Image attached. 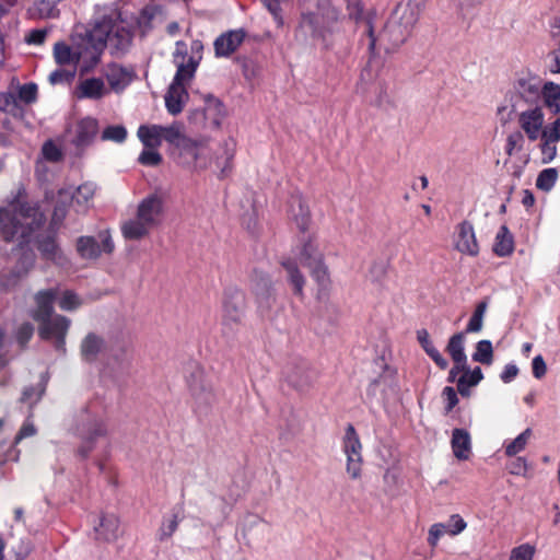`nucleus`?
I'll use <instances>...</instances> for the list:
<instances>
[{"label":"nucleus","mask_w":560,"mask_h":560,"mask_svg":"<svg viewBox=\"0 0 560 560\" xmlns=\"http://www.w3.org/2000/svg\"><path fill=\"white\" fill-rule=\"evenodd\" d=\"M132 37L131 24L118 10H110L96 19L90 30L73 34L69 43H56L54 58L59 66L90 70L98 65L105 46L125 51Z\"/></svg>","instance_id":"1"},{"label":"nucleus","mask_w":560,"mask_h":560,"mask_svg":"<svg viewBox=\"0 0 560 560\" xmlns=\"http://www.w3.org/2000/svg\"><path fill=\"white\" fill-rule=\"evenodd\" d=\"M421 7L418 0H404L394 10L384 31L376 37L371 21L365 26L369 35V49L372 54L382 48L388 51L402 44L416 25Z\"/></svg>","instance_id":"2"},{"label":"nucleus","mask_w":560,"mask_h":560,"mask_svg":"<svg viewBox=\"0 0 560 560\" xmlns=\"http://www.w3.org/2000/svg\"><path fill=\"white\" fill-rule=\"evenodd\" d=\"M12 214L0 210V232L8 241H16L21 245L28 243L31 235L45 221L44 213L22 200L12 205Z\"/></svg>","instance_id":"3"},{"label":"nucleus","mask_w":560,"mask_h":560,"mask_svg":"<svg viewBox=\"0 0 560 560\" xmlns=\"http://www.w3.org/2000/svg\"><path fill=\"white\" fill-rule=\"evenodd\" d=\"M163 213V197L158 194L148 195L139 201L135 218L122 222L120 228L122 236L132 241L148 236L151 229L160 224Z\"/></svg>","instance_id":"4"},{"label":"nucleus","mask_w":560,"mask_h":560,"mask_svg":"<svg viewBox=\"0 0 560 560\" xmlns=\"http://www.w3.org/2000/svg\"><path fill=\"white\" fill-rule=\"evenodd\" d=\"M55 299L56 292L52 290L36 293L34 296L35 307L31 315L34 320L38 323L39 336L43 339L56 340L57 345L60 347L63 343L70 322L61 315L51 317Z\"/></svg>","instance_id":"5"},{"label":"nucleus","mask_w":560,"mask_h":560,"mask_svg":"<svg viewBox=\"0 0 560 560\" xmlns=\"http://www.w3.org/2000/svg\"><path fill=\"white\" fill-rule=\"evenodd\" d=\"M162 140L167 141L179 151L183 163L191 171L198 170L197 161L201 143L186 137L182 124L174 122L170 126H162Z\"/></svg>","instance_id":"6"},{"label":"nucleus","mask_w":560,"mask_h":560,"mask_svg":"<svg viewBox=\"0 0 560 560\" xmlns=\"http://www.w3.org/2000/svg\"><path fill=\"white\" fill-rule=\"evenodd\" d=\"M16 95L20 102L32 104L37 98V85L35 83L12 84L10 91L0 95V109L15 118H21L23 108L20 106Z\"/></svg>","instance_id":"7"},{"label":"nucleus","mask_w":560,"mask_h":560,"mask_svg":"<svg viewBox=\"0 0 560 560\" xmlns=\"http://www.w3.org/2000/svg\"><path fill=\"white\" fill-rule=\"evenodd\" d=\"M194 72H176L164 96L165 107L168 114H180L188 101L186 86L190 83Z\"/></svg>","instance_id":"8"},{"label":"nucleus","mask_w":560,"mask_h":560,"mask_svg":"<svg viewBox=\"0 0 560 560\" xmlns=\"http://www.w3.org/2000/svg\"><path fill=\"white\" fill-rule=\"evenodd\" d=\"M342 450L347 456L346 469L351 479H359L362 475V444L352 424H348L342 440Z\"/></svg>","instance_id":"9"},{"label":"nucleus","mask_w":560,"mask_h":560,"mask_svg":"<svg viewBox=\"0 0 560 560\" xmlns=\"http://www.w3.org/2000/svg\"><path fill=\"white\" fill-rule=\"evenodd\" d=\"M114 243L107 231L101 232L97 237L83 236L78 241V252L84 258H96L102 253H110Z\"/></svg>","instance_id":"10"},{"label":"nucleus","mask_w":560,"mask_h":560,"mask_svg":"<svg viewBox=\"0 0 560 560\" xmlns=\"http://www.w3.org/2000/svg\"><path fill=\"white\" fill-rule=\"evenodd\" d=\"M467 527L466 521L459 514H452L446 523H434L430 526L427 541L435 548L444 535L457 536Z\"/></svg>","instance_id":"11"},{"label":"nucleus","mask_w":560,"mask_h":560,"mask_svg":"<svg viewBox=\"0 0 560 560\" xmlns=\"http://www.w3.org/2000/svg\"><path fill=\"white\" fill-rule=\"evenodd\" d=\"M236 152V141L232 136H229L218 144L214 153V163L219 170L218 177L224 179L232 174L233 160Z\"/></svg>","instance_id":"12"},{"label":"nucleus","mask_w":560,"mask_h":560,"mask_svg":"<svg viewBox=\"0 0 560 560\" xmlns=\"http://www.w3.org/2000/svg\"><path fill=\"white\" fill-rule=\"evenodd\" d=\"M455 249L464 255L475 257L479 254V244L476 238L475 230L469 221H463L456 226Z\"/></svg>","instance_id":"13"},{"label":"nucleus","mask_w":560,"mask_h":560,"mask_svg":"<svg viewBox=\"0 0 560 560\" xmlns=\"http://www.w3.org/2000/svg\"><path fill=\"white\" fill-rule=\"evenodd\" d=\"M173 57L177 70H196L201 60V45L196 42L188 48L186 44L177 43Z\"/></svg>","instance_id":"14"},{"label":"nucleus","mask_w":560,"mask_h":560,"mask_svg":"<svg viewBox=\"0 0 560 560\" xmlns=\"http://www.w3.org/2000/svg\"><path fill=\"white\" fill-rule=\"evenodd\" d=\"M289 217L301 232H306L311 224V210L301 194H293L289 201Z\"/></svg>","instance_id":"15"},{"label":"nucleus","mask_w":560,"mask_h":560,"mask_svg":"<svg viewBox=\"0 0 560 560\" xmlns=\"http://www.w3.org/2000/svg\"><path fill=\"white\" fill-rule=\"evenodd\" d=\"M518 124L530 141H536L542 131L544 113L540 107L522 112L518 116Z\"/></svg>","instance_id":"16"},{"label":"nucleus","mask_w":560,"mask_h":560,"mask_svg":"<svg viewBox=\"0 0 560 560\" xmlns=\"http://www.w3.org/2000/svg\"><path fill=\"white\" fill-rule=\"evenodd\" d=\"M96 192L95 184L91 182L83 183L75 188H67L60 190L59 197L61 200L71 199L72 203L78 207V209L88 208Z\"/></svg>","instance_id":"17"},{"label":"nucleus","mask_w":560,"mask_h":560,"mask_svg":"<svg viewBox=\"0 0 560 560\" xmlns=\"http://www.w3.org/2000/svg\"><path fill=\"white\" fill-rule=\"evenodd\" d=\"M224 318L240 323L245 312V295L237 289L229 290L223 301Z\"/></svg>","instance_id":"18"},{"label":"nucleus","mask_w":560,"mask_h":560,"mask_svg":"<svg viewBox=\"0 0 560 560\" xmlns=\"http://www.w3.org/2000/svg\"><path fill=\"white\" fill-rule=\"evenodd\" d=\"M98 132L96 119L86 117L79 120L72 129V140L78 147L91 143Z\"/></svg>","instance_id":"19"},{"label":"nucleus","mask_w":560,"mask_h":560,"mask_svg":"<svg viewBox=\"0 0 560 560\" xmlns=\"http://www.w3.org/2000/svg\"><path fill=\"white\" fill-rule=\"evenodd\" d=\"M245 38L243 30L230 31L214 42L217 56H229L234 52Z\"/></svg>","instance_id":"20"},{"label":"nucleus","mask_w":560,"mask_h":560,"mask_svg":"<svg viewBox=\"0 0 560 560\" xmlns=\"http://www.w3.org/2000/svg\"><path fill=\"white\" fill-rule=\"evenodd\" d=\"M299 258L306 268L325 261L324 254L319 250L315 236L308 235L306 240L302 241Z\"/></svg>","instance_id":"21"},{"label":"nucleus","mask_w":560,"mask_h":560,"mask_svg":"<svg viewBox=\"0 0 560 560\" xmlns=\"http://www.w3.org/2000/svg\"><path fill=\"white\" fill-rule=\"evenodd\" d=\"M95 529L98 538L106 541L115 540L121 535L119 518L114 514L103 515Z\"/></svg>","instance_id":"22"},{"label":"nucleus","mask_w":560,"mask_h":560,"mask_svg":"<svg viewBox=\"0 0 560 560\" xmlns=\"http://www.w3.org/2000/svg\"><path fill=\"white\" fill-rule=\"evenodd\" d=\"M281 266L287 271L288 280L293 288V293L300 298H303L305 277L299 269L296 261L292 258H284L281 260Z\"/></svg>","instance_id":"23"},{"label":"nucleus","mask_w":560,"mask_h":560,"mask_svg":"<svg viewBox=\"0 0 560 560\" xmlns=\"http://www.w3.org/2000/svg\"><path fill=\"white\" fill-rule=\"evenodd\" d=\"M452 450L454 456L460 460L469 458L471 441L469 433L464 429H454L452 433Z\"/></svg>","instance_id":"24"},{"label":"nucleus","mask_w":560,"mask_h":560,"mask_svg":"<svg viewBox=\"0 0 560 560\" xmlns=\"http://www.w3.org/2000/svg\"><path fill=\"white\" fill-rule=\"evenodd\" d=\"M311 272V277L314 279L318 287V298L323 295L328 296L331 288V279L327 265L325 261L307 267Z\"/></svg>","instance_id":"25"},{"label":"nucleus","mask_w":560,"mask_h":560,"mask_svg":"<svg viewBox=\"0 0 560 560\" xmlns=\"http://www.w3.org/2000/svg\"><path fill=\"white\" fill-rule=\"evenodd\" d=\"M137 136L145 148L158 149L162 143L161 125H141Z\"/></svg>","instance_id":"26"},{"label":"nucleus","mask_w":560,"mask_h":560,"mask_svg":"<svg viewBox=\"0 0 560 560\" xmlns=\"http://www.w3.org/2000/svg\"><path fill=\"white\" fill-rule=\"evenodd\" d=\"M417 339L421 345L424 352L441 370H445L448 366L447 360L441 354V352L433 346L430 340L429 332L425 329L417 331Z\"/></svg>","instance_id":"27"},{"label":"nucleus","mask_w":560,"mask_h":560,"mask_svg":"<svg viewBox=\"0 0 560 560\" xmlns=\"http://www.w3.org/2000/svg\"><path fill=\"white\" fill-rule=\"evenodd\" d=\"M514 250V237L506 225H501L493 245V253L498 257L510 256Z\"/></svg>","instance_id":"28"},{"label":"nucleus","mask_w":560,"mask_h":560,"mask_svg":"<svg viewBox=\"0 0 560 560\" xmlns=\"http://www.w3.org/2000/svg\"><path fill=\"white\" fill-rule=\"evenodd\" d=\"M107 92L104 82L101 79L89 78L81 80L77 94L79 97L97 98Z\"/></svg>","instance_id":"29"},{"label":"nucleus","mask_w":560,"mask_h":560,"mask_svg":"<svg viewBox=\"0 0 560 560\" xmlns=\"http://www.w3.org/2000/svg\"><path fill=\"white\" fill-rule=\"evenodd\" d=\"M483 380V373L479 366L468 369L457 380V390L463 397L470 396V387L478 385Z\"/></svg>","instance_id":"30"},{"label":"nucleus","mask_w":560,"mask_h":560,"mask_svg":"<svg viewBox=\"0 0 560 560\" xmlns=\"http://www.w3.org/2000/svg\"><path fill=\"white\" fill-rule=\"evenodd\" d=\"M465 336L466 334L460 331L454 334L446 346V351L451 355L454 363L465 364L467 362V355L465 354Z\"/></svg>","instance_id":"31"},{"label":"nucleus","mask_w":560,"mask_h":560,"mask_svg":"<svg viewBox=\"0 0 560 560\" xmlns=\"http://www.w3.org/2000/svg\"><path fill=\"white\" fill-rule=\"evenodd\" d=\"M544 105L555 115L560 114V85L548 82L542 88Z\"/></svg>","instance_id":"32"},{"label":"nucleus","mask_w":560,"mask_h":560,"mask_svg":"<svg viewBox=\"0 0 560 560\" xmlns=\"http://www.w3.org/2000/svg\"><path fill=\"white\" fill-rule=\"evenodd\" d=\"M188 386L191 395L197 399L206 395L207 375L203 371L196 369L188 376Z\"/></svg>","instance_id":"33"},{"label":"nucleus","mask_w":560,"mask_h":560,"mask_svg":"<svg viewBox=\"0 0 560 560\" xmlns=\"http://www.w3.org/2000/svg\"><path fill=\"white\" fill-rule=\"evenodd\" d=\"M102 349L103 340L94 335L86 336L81 346L82 355L88 361L94 360Z\"/></svg>","instance_id":"34"},{"label":"nucleus","mask_w":560,"mask_h":560,"mask_svg":"<svg viewBox=\"0 0 560 560\" xmlns=\"http://www.w3.org/2000/svg\"><path fill=\"white\" fill-rule=\"evenodd\" d=\"M472 360L481 364L490 365L493 361V348L490 340H480L476 345Z\"/></svg>","instance_id":"35"},{"label":"nucleus","mask_w":560,"mask_h":560,"mask_svg":"<svg viewBox=\"0 0 560 560\" xmlns=\"http://www.w3.org/2000/svg\"><path fill=\"white\" fill-rule=\"evenodd\" d=\"M487 302L482 301L477 304L465 330L463 332L470 334V332H479L482 329L483 325V316L487 311Z\"/></svg>","instance_id":"36"},{"label":"nucleus","mask_w":560,"mask_h":560,"mask_svg":"<svg viewBox=\"0 0 560 560\" xmlns=\"http://www.w3.org/2000/svg\"><path fill=\"white\" fill-rule=\"evenodd\" d=\"M558 179L557 168L550 167L542 170L536 179V187L544 191H549L555 186Z\"/></svg>","instance_id":"37"},{"label":"nucleus","mask_w":560,"mask_h":560,"mask_svg":"<svg viewBox=\"0 0 560 560\" xmlns=\"http://www.w3.org/2000/svg\"><path fill=\"white\" fill-rule=\"evenodd\" d=\"M532 435V430L527 428L525 431H523L520 435H517L513 441L508 443L505 445V454L508 456H515L520 452H522L529 440Z\"/></svg>","instance_id":"38"},{"label":"nucleus","mask_w":560,"mask_h":560,"mask_svg":"<svg viewBox=\"0 0 560 560\" xmlns=\"http://www.w3.org/2000/svg\"><path fill=\"white\" fill-rule=\"evenodd\" d=\"M107 81L110 90L120 92L131 83L132 75L130 72H108Z\"/></svg>","instance_id":"39"},{"label":"nucleus","mask_w":560,"mask_h":560,"mask_svg":"<svg viewBox=\"0 0 560 560\" xmlns=\"http://www.w3.org/2000/svg\"><path fill=\"white\" fill-rule=\"evenodd\" d=\"M58 305L63 311H73L81 305V300L73 292L65 291L58 299Z\"/></svg>","instance_id":"40"},{"label":"nucleus","mask_w":560,"mask_h":560,"mask_svg":"<svg viewBox=\"0 0 560 560\" xmlns=\"http://www.w3.org/2000/svg\"><path fill=\"white\" fill-rule=\"evenodd\" d=\"M127 137V130L121 125L108 126L102 133L103 140L122 142Z\"/></svg>","instance_id":"41"},{"label":"nucleus","mask_w":560,"mask_h":560,"mask_svg":"<svg viewBox=\"0 0 560 560\" xmlns=\"http://www.w3.org/2000/svg\"><path fill=\"white\" fill-rule=\"evenodd\" d=\"M228 110L224 104L212 96V127H220L222 120L228 117Z\"/></svg>","instance_id":"42"},{"label":"nucleus","mask_w":560,"mask_h":560,"mask_svg":"<svg viewBox=\"0 0 560 560\" xmlns=\"http://www.w3.org/2000/svg\"><path fill=\"white\" fill-rule=\"evenodd\" d=\"M161 161L162 156L156 149L147 148L139 155V162L145 166H156Z\"/></svg>","instance_id":"43"},{"label":"nucleus","mask_w":560,"mask_h":560,"mask_svg":"<svg viewBox=\"0 0 560 560\" xmlns=\"http://www.w3.org/2000/svg\"><path fill=\"white\" fill-rule=\"evenodd\" d=\"M347 9L349 12V16L357 22H362L365 25L369 19H364L362 14L361 0H347ZM364 32L368 33L366 26H364Z\"/></svg>","instance_id":"44"},{"label":"nucleus","mask_w":560,"mask_h":560,"mask_svg":"<svg viewBox=\"0 0 560 560\" xmlns=\"http://www.w3.org/2000/svg\"><path fill=\"white\" fill-rule=\"evenodd\" d=\"M442 396L445 401L444 413L448 415L458 404L457 393L453 387L446 386L442 392Z\"/></svg>","instance_id":"45"},{"label":"nucleus","mask_w":560,"mask_h":560,"mask_svg":"<svg viewBox=\"0 0 560 560\" xmlns=\"http://www.w3.org/2000/svg\"><path fill=\"white\" fill-rule=\"evenodd\" d=\"M39 18H54L57 15L55 4L49 0H42L35 7V13Z\"/></svg>","instance_id":"46"},{"label":"nucleus","mask_w":560,"mask_h":560,"mask_svg":"<svg viewBox=\"0 0 560 560\" xmlns=\"http://www.w3.org/2000/svg\"><path fill=\"white\" fill-rule=\"evenodd\" d=\"M38 248L46 258L51 259V260H56L58 258V247L55 244L52 238L47 237V238L43 240L39 243Z\"/></svg>","instance_id":"47"},{"label":"nucleus","mask_w":560,"mask_h":560,"mask_svg":"<svg viewBox=\"0 0 560 560\" xmlns=\"http://www.w3.org/2000/svg\"><path fill=\"white\" fill-rule=\"evenodd\" d=\"M266 522L261 516L254 513H246L242 523L241 528L244 536H246L254 527L258 524Z\"/></svg>","instance_id":"48"},{"label":"nucleus","mask_w":560,"mask_h":560,"mask_svg":"<svg viewBox=\"0 0 560 560\" xmlns=\"http://www.w3.org/2000/svg\"><path fill=\"white\" fill-rule=\"evenodd\" d=\"M556 142L541 138L540 150L542 154V163H550L557 155Z\"/></svg>","instance_id":"49"},{"label":"nucleus","mask_w":560,"mask_h":560,"mask_svg":"<svg viewBox=\"0 0 560 560\" xmlns=\"http://www.w3.org/2000/svg\"><path fill=\"white\" fill-rule=\"evenodd\" d=\"M540 138L558 142L560 140V118H557L552 124L546 126L541 131Z\"/></svg>","instance_id":"50"},{"label":"nucleus","mask_w":560,"mask_h":560,"mask_svg":"<svg viewBox=\"0 0 560 560\" xmlns=\"http://www.w3.org/2000/svg\"><path fill=\"white\" fill-rule=\"evenodd\" d=\"M177 525H178V522L175 516H171V517L164 520V522L162 523L160 530H159L160 539L163 540V539H167L168 537H171L177 529Z\"/></svg>","instance_id":"51"},{"label":"nucleus","mask_w":560,"mask_h":560,"mask_svg":"<svg viewBox=\"0 0 560 560\" xmlns=\"http://www.w3.org/2000/svg\"><path fill=\"white\" fill-rule=\"evenodd\" d=\"M534 550L528 545H522L512 550L510 560H532Z\"/></svg>","instance_id":"52"},{"label":"nucleus","mask_w":560,"mask_h":560,"mask_svg":"<svg viewBox=\"0 0 560 560\" xmlns=\"http://www.w3.org/2000/svg\"><path fill=\"white\" fill-rule=\"evenodd\" d=\"M242 225L245 226L252 234L256 232L258 226V217L255 208L242 217Z\"/></svg>","instance_id":"53"},{"label":"nucleus","mask_w":560,"mask_h":560,"mask_svg":"<svg viewBox=\"0 0 560 560\" xmlns=\"http://www.w3.org/2000/svg\"><path fill=\"white\" fill-rule=\"evenodd\" d=\"M43 155L46 160L56 162L61 158L60 149L51 141L43 145Z\"/></svg>","instance_id":"54"},{"label":"nucleus","mask_w":560,"mask_h":560,"mask_svg":"<svg viewBox=\"0 0 560 560\" xmlns=\"http://www.w3.org/2000/svg\"><path fill=\"white\" fill-rule=\"evenodd\" d=\"M283 0H261L264 5L268 9V11L272 14L275 21L278 25L282 24V18H281V9L280 3Z\"/></svg>","instance_id":"55"},{"label":"nucleus","mask_w":560,"mask_h":560,"mask_svg":"<svg viewBox=\"0 0 560 560\" xmlns=\"http://www.w3.org/2000/svg\"><path fill=\"white\" fill-rule=\"evenodd\" d=\"M36 431L37 430L34 425V423L31 420H26L15 436V443H19L23 439L31 438V436L35 435Z\"/></svg>","instance_id":"56"},{"label":"nucleus","mask_w":560,"mask_h":560,"mask_svg":"<svg viewBox=\"0 0 560 560\" xmlns=\"http://www.w3.org/2000/svg\"><path fill=\"white\" fill-rule=\"evenodd\" d=\"M533 375L536 378H541L546 375L547 365L544 358L539 354L533 359L532 362Z\"/></svg>","instance_id":"57"},{"label":"nucleus","mask_w":560,"mask_h":560,"mask_svg":"<svg viewBox=\"0 0 560 560\" xmlns=\"http://www.w3.org/2000/svg\"><path fill=\"white\" fill-rule=\"evenodd\" d=\"M518 374V368L515 364H506L500 377L504 383L512 382Z\"/></svg>","instance_id":"58"},{"label":"nucleus","mask_w":560,"mask_h":560,"mask_svg":"<svg viewBox=\"0 0 560 560\" xmlns=\"http://www.w3.org/2000/svg\"><path fill=\"white\" fill-rule=\"evenodd\" d=\"M33 330L34 329L31 324L22 325L16 335L19 342L21 345H24L25 342H27L33 335Z\"/></svg>","instance_id":"59"},{"label":"nucleus","mask_w":560,"mask_h":560,"mask_svg":"<svg viewBox=\"0 0 560 560\" xmlns=\"http://www.w3.org/2000/svg\"><path fill=\"white\" fill-rule=\"evenodd\" d=\"M46 31L45 30H35V31H32L28 36L26 37V42L28 44H34V45H40L44 43L45 38H46Z\"/></svg>","instance_id":"60"},{"label":"nucleus","mask_w":560,"mask_h":560,"mask_svg":"<svg viewBox=\"0 0 560 560\" xmlns=\"http://www.w3.org/2000/svg\"><path fill=\"white\" fill-rule=\"evenodd\" d=\"M527 469L526 460L523 457H517L511 468V474L513 475H524Z\"/></svg>","instance_id":"61"},{"label":"nucleus","mask_w":560,"mask_h":560,"mask_svg":"<svg viewBox=\"0 0 560 560\" xmlns=\"http://www.w3.org/2000/svg\"><path fill=\"white\" fill-rule=\"evenodd\" d=\"M469 369V366L467 365V362L465 364H458V363H454V366L451 369L450 373H448V377H447V381L450 383H453L456 378V376L459 374V373H465V371H467Z\"/></svg>","instance_id":"62"},{"label":"nucleus","mask_w":560,"mask_h":560,"mask_svg":"<svg viewBox=\"0 0 560 560\" xmlns=\"http://www.w3.org/2000/svg\"><path fill=\"white\" fill-rule=\"evenodd\" d=\"M535 201H536V199H535L534 194L529 189H525L523 191V198H522L523 206L526 209H529V208L534 207Z\"/></svg>","instance_id":"63"},{"label":"nucleus","mask_w":560,"mask_h":560,"mask_svg":"<svg viewBox=\"0 0 560 560\" xmlns=\"http://www.w3.org/2000/svg\"><path fill=\"white\" fill-rule=\"evenodd\" d=\"M551 60L555 62L556 69L560 71V49L550 54Z\"/></svg>","instance_id":"64"}]
</instances>
